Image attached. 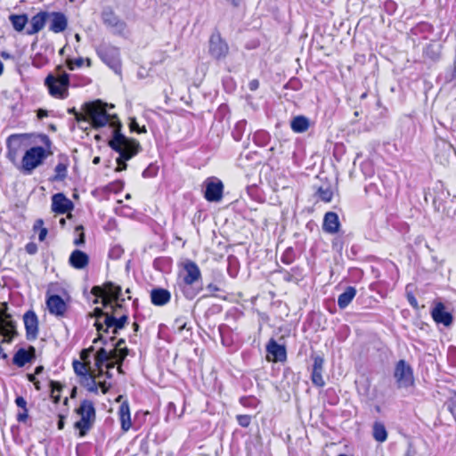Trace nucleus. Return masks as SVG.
<instances>
[{
  "label": "nucleus",
  "instance_id": "nucleus-1",
  "mask_svg": "<svg viewBox=\"0 0 456 456\" xmlns=\"http://www.w3.org/2000/svg\"><path fill=\"white\" fill-rule=\"evenodd\" d=\"M111 126H113L112 137L109 141L108 145L118 153V157L116 159L118 164L116 171L118 172L126 169V161L137 155L141 151L142 147L137 140L128 138L121 133L120 123L115 127V124L112 122Z\"/></svg>",
  "mask_w": 456,
  "mask_h": 456
},
{
  "label": "nucleus",
  "instance_id": "nucleus-2",
  "mask_svg": "<svg viewBox=\"0 0 456 456\" xmlns=\"http://www.w3.org/2000/svg\"><path fill=\"white\" fill-rule=\"evenodd\" d=\"M75 412L80 417V419L75 422L74 428L78 430L79 437H84L92 429L96 419L94 403L90 400H83Z\"/></svg>",
  "mask_w": 456,
  "mask_h": 456
},
{
  "label": "nucleus",
  "instance_id": "nucleus-3",
  "mask_svg": "<svg viewBox=\"0 0 456 456\" xmlns=\"http://www.w3.org/2000/svg\"><path fill=\"white\" fill-rule=\"evenodd\" d=\"M51 96L58 99H65L69 95V76L62 71L61 67H57L56 74H49L45 79Z\"/></svg>",
  "mask_w": 456,
  "mask_h": 456
},
{
  "label": "nucleus",
  "instance_id": "nucleus-4",
  "mask_svg": "<svg viewBox=\"0 0 456 456\" xmlns=\"http://www.w3.org/2000/svg\"><path fill=\"white\" fill-rule=\"evenodd\" d=\"M46 151L42 146H34L25 151L19 170L24 175H31L46 159Z\"/></svg>",
  "mask_w": 456,
  "mask_h": 456
},
{
  "label": "nucleus",
  "instance_id": "nucleus-5",
  "mask_svg": "<svg viewBox=\"0 0 456 456\" xmlns=\"http://www.w3.org/2000/svg\"><path fill=\"white\" fill-rule=\"evenodd\" d=\"M106 106L99 100L85 104L84 110L94 128L103 127L110 122L111 116L107 113Z\"/></svg>",
  "mask_w": 456,
  "mask_h": 456
},
{
  "label": "nucleus",
  "instance_id": "nucleus-6",
  "mask_svg": "<svg viewBox=\"0 0 456 456\" xmlns=\"http://www.w3.org/2000/svg\"><path fill=\"white\" fill-rule=\"evenodd\" d=\"M394 377L398 388H407L414 385L413 370L405 360H399L396 362Z\"/></svg>",
  "mask_w": 456,
  "mask_h": 456
},
{
  "label": "nucleus",
  "instance_id": "nucleus-7",
  "mask_svg": "<svg viewBox=\"0 0 456 456\" xmlns=\"http://www.w3.org/2000/svg\"><path fill=\"white\" fill-rule=\"evenodd\" d=\"M101 60L116 72L120 69L119 50L110 44L102 43L96 48Z\"/></svg>",
  "mask_w": 456,
  "mask_h": 456
},
{
  "label": "nucleus",
  "instance_id": "nucleus-8",
  "mask_svg": "<svg viewBox=\"0 0 456 456\" xmlns=\"http://www.w3.org/2000/svg\"><path fill=\"white\" fill-rule=\"evenodd\" d=\"M28 138L27 134H14L7 138V158L12 163L16 164L20 153L27 147L26 141Z\"/></svg>",
  "mask_w": 456,
  "mask_h": 456
},
{
  "label": "nucleus",
  "instance_id": "nucleus-9",
  "mask_svg": "<svg viewBox=\"0 0 456 456\" xmlns=\"http://www.w3.org/2000/svg\"><path fill=\"white\" fill-rule=\"evenodd\" d=\"M92 293L96 297H102L103 305L108 306V303L119 301L121 295V287L112 282H106L103 287L95 286L92 289Z\"/></svg>",
  "mask_w": 456,
  "mask_h": 456
},
{
  "label": "nucleus",
  "instance_id": "nucleus-10",
  "mask_svg": "<svg viewBox=\"0 0 456 456\" xmlns=\"http://www.w3.org/2000/svg\"><path fill=\"white\" fill-rule=\"evenodd\" d=\"M128 316L126 313H122L120 316H114L112 314H106L103 322H95L97 331L108 332L110 329H112V333L117 334L118 330L123 329L127 323Z\"/></svg>",
  "mask_w": 456,
  "mask_h": 456
},
{
  "label": "nucleus",
  "instance_id": "nucleus-11",
  "mask_svg": "<svg viewBox=\"0 0 456 456\" xmlns=\"http://www.w3.org/2000/svg\"><path fill=\"white\" fill-rule=\"evenodd\" d=\"M208 53L215 60H221L227 56L229 46L222 38L220 33H213L209 38Z\"/></svg>",
  "mask_w": 456,
  "mask_h": 456
},
{
  "label": "nucleus",
  "instance_id": "nucleus-12",
  "mask_svg": "<svg viewBox=\"0 0 456 456\" xmlns=\"http://www.w3.org/2000/svg\"><path fill=\"white\" fill-rule=\"evenodd\" d=\"M201 272L198 265L192 260L187 259L182 265L177 281L200 282Z\"/></svg>",
  "mask_w": 456,
  "mask_h": 456
},
{
  "label": "nucleus",
  "instance_id": "nucleus-13",
  "mask_svg": "<svg viewBox=\"0 0 456 456\" xmlns=\"http://www.w3.org/2000/svg\"><path fill=\"white\" fill-rule=\"evenodd\" d=\"M206 190L204 193L205 199L209 202H219L223 198L224 184L218 180L208 179L205 182Z\"/></svg>",
  "mask_w": 456,
  "mask_h": 456
},
{
  "label": "nucleus",
  "instance_id": "nucleus-14",
  "mask_svg": "<svg viewBox=\"0 0 456 456\" xmlns=\"http://www.w3.org/2000/svg\"><path fill=\"white\" fill-rule=\"evenodd\" d=\"M266 359L269 362H285L287 359L286 347L280 345L274 338H271L266 345Z\"/></svg>",
  "mask_w": 456,
  "mask_h": 456
},
{
  "label": "nucleus",
  "instance_id": "nucleus-15",
  "mask_svg": "<svg viewBox=\"0 0 456 456\" xmlns=\"http://www.w3.org/2000/svg\"><path fill=\"white\" fill-rule=\"evenodd\" d=\"M102 21L113 33L122 34L126 29V23L120 20L110 9L102 12Z\"/></svg>",
  "mask_w": 456,
  "mask_h": 456
},
{
  "label": "nucleus",
  "instance_id": "nucleus-16",
  "mask_svg": "<svg viewBox=\"0 0 456 456\" xmlns=\"http://www.w3.org/2000/svg\"><path fill=\"white\" fill-rule=\"evenodd\" d=\"M26 329V337L28 340H34L38 334V319L35 312L28 311L23 316Z\"/></svg>",
  "mask_w": 456,
  "mask_h": 456
},
{
  "label": "nucleus",
  "instance_id": "nucleus-17",
  "mask_svg": "<svg viewBox=\"0 0 456 456\" xmlns=\"http://www.w3.org/2000/svg\"><path fill=\"white\" fill-rule=\"evenodd\" d=\"M72 201L63 193H56L52 197V210L57 214H65L73 208Z\"/></svg>",
  "mask_w": 456,
  "mask_h": 456
},
{
  "label": "nucleus",
  "instance_id": "nucleus-18",
  "mask_svg": "<svg viewBox=\"0 0 456 456\" xmlns=\"http://www.w3.org/2000/svg\"><path fill=\"white\" fill-rule=\"evenodd\" d=\"M431 316L436 323L446 327L450 326L452 322V315L445 310L444 305L441 302L435 305L431 310Z\"/></svg>",
  "mask_w": 456,
  "mask_h": 456
},
{
  "label": "nucleus",
  "instance_id": "nucleus-19",
  "mask_svg": "<svg viewBox=\"0 0 456 456\" xmlns=\"http://www.w3.org/2000/svg\"><path fill=\"white\" fill-rule=\"evenodd\" d=\"M46 305L51 314L58 317L64 316L67 305L59 295H52L46 300Z\"/></svg>",
  "mask_w": 456,
  "mask_h": 456
},
{
  "label": "nucleus",
  "instance_id": "nucleus-20",
  "mask_svg": "<svg viewBox=\"0 0 456 456\" xmlns=\"http://www.w3.org/2000/svg\"><path fill=\"white\" fill-rule=\"evenodd\" d=\"M36 358V349L30 346L28 350L20 348L13 355L12 363L17 367H23Z\"/></svg>",
  "mask_w": 456,
  "mask_h": 456
},
{
  "label": "nucleus",
  "instance_id": "nucleus-21",
  "mask_svg": "<svg viewBox=\"0 0 456 456\" xmlns=\"http://www.w3.org/2000/svg\"><path fill=\"white\" fill-rule=\"evenodd\" d=\"M47 19L50 20L49 30L53 31V33H61L67 28L68 20L62 12H49Z\"/></svg>",
  "mask_w": 456,
  "mask_h": 456
},
{
  "label": "nucleus",
  "instance_id": "nucleus-22",
  "mask_svg": "<svg viewBox=\"0 0 456 456\" xmlns=\"http://www.w3.org/2000/svg\"><path fill=\"white\" fill-rule=\"evenodd\" d=\"M176 287L182 295L189 300L195 298L202 290L200 282L177 281Z\"/></svg>",
  "mask_w": 456,
  "mask_h": 456
},
{
  "label": "nucleus",
  "instance_id": "nucleus-23",
  "mask_svg": "<svg viewBox=\"0 0 456 456\" xmlns=\"http://www.w3.org/2000/svg\"><path fill=\"white\" fill-rule=\"evenodd\" d=\"M314 363L311 374V379L314 385L319 387H322L325 382L322 378V370L324 360L320 355L314 356Z\"/></svg>",
  "mask_w": 456,
  "mask_h": 456
},
{
  "label": "nucleus",
  "instance_id": "nucleus-24",
  "mask_svg": "<svg viewBox=\"0 0 456 456\" xmlns=\"http://www.w3.org/2000/svg\"><path fill=\"white\" fill-rule=\"evenodd\" d=\"M171 300V293L163 288H155L151 291V301L154 305L163 306Z\"/></svg>",
  "mask_w": 456,
  "mask_h": 456
},
{
  "label": "nucleus",
  "instance_id": "nucleus-25",
  "mask_svg": "<svg viewBox=\"0 0 456 456\" xmlns=\"http://www.w3.org/2000/svg\"><path fill=\"white\" fill-rule=\"evenodd\" d=\"M340 223L338 216L335 212H327L323 218L322 230L330 234L338 232Z\"/></svg>",
  "mask_w": 456,
  "mask_h": 456
},
{
  "label": "nucleus",
  "instance_id": "nucleus-26",
  "mask_svg": "<svg viewBox=\"0 0 456 456\" xmlns=\"http://www.w3.org/2000/svg\"><path fill=\"white\" fill-rule=\"evenodd\" d=\"M69 263L76 269H84L89 264V256L86 253L75 249L69 256Z\"/></svg>",
  "mask_w": 456,
  "mask_h": 456
},
{
  "label": "nucleus",
  "instance_id": "nucleus-27",
  "mask_svg": "<svg viewBox=\"0 0 456 456\" xmlns=\"http://www.w3.org/2000/svg\"><path fill=\"white\" fill-rule=\"evenodd\" d=\"M49 12H40L34 15L30 20V28H28V35H34L39 32L45 25Z\"/></svg>",
  "mask_w": 456,
  "mask_h": 456
},
{
  "label": "nucleus",
  "instance_id": "nucleus-28",
  "mask_svg": "<svg viewBox=\"0 0 456 456\" xmlns=\"http://www.w3.org/2000/svg\"><path fill=\"white\" fill-rule=\"evenodd\" d=\"M118 417L121 424V429L126 432L131 428L130 408L127 401H124L118 409Z\"/></svg>",
  "mask_w": 456,
  "mask_h": 456
},
{
  "label": "nucleus",
  "instance_id": "nucleus-29",
  "mask_svg": "<svg viewBox=\"0 0 456 456\" xmlns=\"http://www.w3.org/2000/svg\"><path fill=\"white\" fill-rule=\"evenodd\" d=\"M356 295L354 287L348 286L346 290L338 297V305L340 309H345L352 302Z\"/></svg>",
  "mask_w": 456,
  "mask_h": 456
},
{
  "label": "nucleus",
  "instance_id": "nucleus-30",
  "mask_svg": "<svg viewBox=\"0 0 456 456\" xmlns=\"http://www.w3.org/2000/svg\"><path fill=\"white\" fill-rule=\"evenodd\" d=\"M290 127L296 133H304L309 127V119L305 116H297L291 120Z\"/></svg>",
  "mask_w": 456,
  "mask_h": 456
},
{
  "label": "nucleus",
  "instance_id": "nucleus-31",
  "mask_svg": "<svg viewBox=\"0 0 456 456\" xmlns=\"http://www.w3.org/2000/svg\"><path fill=\"white\" fill-rule=\"evenodd\" d=\"M112 360V351L108 352L105 348H100L95 354V366L102 372V366L105 362Z\"/></svg>",
  "mask_w": 456,
  "mask_h": 456
},
{
  "label": "nucleus",
  "instance_id": "nucleus-32",
  "mask_svg": "<svg viewBox=\"0 0 456 456\" xmlns=\"http://www.w3.org/2000/svg\"><path fill=\"white\" fill-rule=\"evenodd\" d=\"M373 438L379 443H383L387 438V432L383 423L376 421L372 427Z\"/></svg>",
  "mask_w": 456,
  "mask_h": 456
},
{
  "label": "nucleus",
  "instance_id": "nucleus-33",
  "mask_svg": "<svg viewBox=\"0 0 456 456\" xmlns=\"http://www.w3.org/2000/svg\"><path fill=\"white\" fill-rule=\"evenodd\" d=\"M15 403L19 408L22 409V411L17 414V420L19 422H26L28 419V409H27V401L22 396H17L15 399Z\"/></svg>",
  "mask_w": 456,
  "mask_h": 456
},
{
  "label": "nucleus",
  "instance_id": "nucleus-34",
  "mask_svg": "<svg viewBox=\"0 0 456 456\" xmlns=\"http://www.w3.org/2000/svg\"><path fill=\"white\" fill-rule=\"evenodd\" d=\"M72 366L74 369V372L77 376L84 379V378L87 377L88 375H90L89 365L87 362H83L78 360H74L72 362Z\"/></svg>",
  "mask_w": 456,
  "mask_h": 456
},
{
  "label": "nucleus",
  "instance_id": "nucleus-35",
  "mask_svg": "<svg viewBox=\"0 0 456 456\" xmlns=\"http://www.w3.org/2000/svg\"><path fill=\"white\" fill-rule=\"evenodd\" d=\"M315 194L321 200L330 202L333 197V191L330 185L320 186Z\"/></svg>",
  "mask_w": 456,
  "mask_h": 456
},
{
  "label": "nucleus",
  "instance_id": "nucleus-36",
  "mask_svg": "<svg viewBox=\"0 0 456 456\" xmlns=\"http://www.w3.org/2000/svg\"><path fill=\"white\" fill-rule=\"evenodd\" d=\"M10 20L15 30L21 31L28 22V17L25 14H12L10 16Z\"/></svg>",
  "mask_w": 456,
  "mask_h": 456
},
{
  "label": "nucleus",
  "instance_id": "nucleus-37",
  "mask_svg": "<svg viewBox=\"0 0 456 456\" xmlns=\"http://www.w3.org/2000/svg\"><path fill=\"white\" fill-rule=\"evenodd\" d=\"M247 121L245 119L238 121L232 132V135L235 141H240L246 130Z\"/></svg>",
  "mask_w": 456,
  "mask_h": 456
},
{
  "label": "nucleus",
  "instance_id": "nucleus-38",
  "mask_svg": "<svg viewBox=\"0 0 456 456\" xmlns=\"http://www.w3.org/2000/svg\"><path fill=\"white\" fill-rule=\"evenodd\" d=\"M81 384L89 391L94 394H98V384L95 381L94 377L90 374L84 378Z\"/></svg>",
  "mask_w": 456,
  "mask_h": 456
},
{
  "label": "nucleus",
  "instance_id": "nucleus-39",
  "mask_svg": "<svg viewBox=\"0 0 456 456\" xmlns=\"http://www.w3.org/2000/svg\"><path fill=\"white\" fill-rule=\"evenodd\" d=\"M112 351V360L117 363H121L128 354L126 347L114 348Z\"/></svg>",
  "mask_w": 456,
  "mask_h": 456
},
{
  "label": "nucleus",
  "instance_id": "nucleus-40",
  "mask_svg": "<svg viewBox=\"0 0 456 456\" xmlns=\"http://www.w3.org/2000/svg\"><path fill=\"white\" fill-rule=\"evenodd\" d=\"M55 175L53 177V181H62L67 176V164L65 163H58L55 167Z\"/></svg>",
  "mask_w": 456,
  "mask_h": 456
},
{
  "label": "nucleus",
  "instance_id": "nucleus-41",
  "mask_svg": "<svg viewBox=\"0 0 456 456\" xmlns=\"http://www.w3.org/2000/svg\"><path fill=\"white\" fill-rule=\"evenodd\" d=\"M218 331L221 337L222 343L224 346H230L232 344V340L229 338V335L231 333V329L227 325H221L218 328Z\"/></svg>",
  "mask_w": 456,
  "mask_h": 456
},
{
  "label": "nucleus",
  "instance_id": "nucleus-42",
  "mask_svg": "<svg viewBox=\"0 0 456 456\" xmlns=\"http://www.w3.org/2000/svg\"><path fill=\"white\" fill-rule=\"evenodd\" d=\"M43 224H44V222L42 219H37L35 224H34V226H33V229L35 231L37 230H39V232H38V239L40 241H44L46 235H47V229L43 227Z\"/></svg>",
  "mask_w": 456,
  "mask_h": 456
},
{
  "label": "nucleus",
  "instance_id": "nucleus-43",
  "mask_svg": "<svg viewBox=\"0 0 456 456\" xmlns=\"http://www.w3.org/2000/svg\"><path fill=\"white\" fill-rule=\"evenodd\" d=\"M159 173V166L155 163H151L142 172L144 178H153Z\"/></svg>",
  "mask_w": 456,
  "mask_h": 456
},
{
  "label": "nucleus",
  "instance_id": "nucleus-44",
  "mask_svg": "<svg viewBox=\"0 0 456 456\" xmlns=\"http://www.w3.org/2000/svg\"><path fill=\"white\" fill-rule=\"evenodd\" d=\"M48 62V58L43 53H37L32 59V65L37 68H42Z\"/></svg>",
  "mask_w": 456,
  "mask_h": 456
},
{
  "label": "nucleus",
  "instance_id": "nucleus-45",
  "mask_svg": "<svg viewBox=\"0 0 456 456\" xmlns=\"http://www.w3.org/2000/svg\"><path fill=\"white\" fill-rule=\"evenodd\" d=\"M0 334H2L5 338L3 342L10 343L12 341V337H14L17 332L16 330H10L4 325H0Z\"/></svg>",
  "mask_w": 456,
  "mask_h": 456
},
{
  "label": "nucleus",
  "instance_id": "nucleus-46",
  "mask_svg": "<svg viewBox=\"0 0 456 456\" xmlns=\"http://www.w3.org/2000/svg\"><path fill=\"white\" fill-rule=\"evenodd\" d=\"M187 322L186 318L183 316L177 317L174 322V329L178 332H182L183 330L187 329Z\"/></svg>",
  "mask_w": 456,
  "mask_h": 456
},
{
  "label": "nucleus",
  "instance_id": "nucleus-47",
  "mask_svg": "<svg viewBox=\"0 0 456 456\" xmlns=\"http://www.w3.org/2000/svg\"><path fill=\"white\" fill-rule=\"evenodd\" d=\"M83 226L78 225L76 227V232H78L77 237L74 240L76 246H82L85 244V233L83 232Z\"/></svg>",
  "mask_w": 456,
  "mask_h": 456
},
{
  "label": "nucleus",
  "instance_id": "nucleus-48",
  "mask_svg": "<svg viewBox=\"0 0 456 456\" xmlns=\"http://www.w3.org/2000/svg\"><path fill=\"white\" fill-rule=\"evenodd\" d=\"M110 305V308L112 310V313L110 314L114 316H120L122 314L120 312L123 310L121 303L119 301L108 303V305Z\"/></svg>",
  "mask_w": 456,
  "mask_h": 456
},
{
  "label": "nucleus",
  "instance_id": "nucleus-49",
  "mask_svg": "<svg viewBox=\"0 0 456 456\" xmlns=\"http://www.w3.org/2000/svg\"><path fill=\"white\" fill-rule=\"evenodd\" d=\"M237 421L242 428H248L251 422V417L249 415H237Z\"/></svg>",
  "mask_w": 456,
  "mask_h": 456
},
{
  "label": "nucleus",
  "instance_id": "nucleus-50",
  "mask_svg": "<svg viewBox=\"0 0 456 456\" xmlns=\"http://www.w3.org/2000/svg\"><path fill=\"white\" fill-rule=\"evenodd\" d=\"M83 63H84V59L81 57L75 59V60H68L67 61V66H68L69 69H70V70H73L75 68L82 67Z\"/></svg>",
  "mask_w": 456,
  "mask_h": 456
},
{
  "label": "nucleus",
  "instance_id": "nucleus-51",
  "mask_svg": "<svg viewBox=\"0 0 456 456\" xmlns=\"http://www.w3.org/2000/svg\"><path fill=\"white\" fill-rule=\"evenodd\" d=\"M94 346H90L89 348L83 349L80 353V358L83 361V362H87L88 365L90 364L89 357L92 352H94Z\"/></svg>",
  "mask_w": 456,
  "mask_h": 456
},
{
  "label": "nucleus",
  "instance_id": "nucleus-52",
  "mask_svg": "<svg viewBox=\"0 0 456 456\" xmlns=\"http://www.w3.org/2000/svg\"><path fill=\"white\" fill-rule=\"evenodd\" d=\"M130 130L133 132H137L139 134L141 133H146L145 126L140 127L138 123L134 118L131 119V122L129 124Z\"/></svg>",
  "mask_w": 456,
  "mask_h": 456
},
{
  "label": "nucleus",
  "instance_id": "nucleus-53",
  "mask_svg": "<svg viewBox=\"0 0 456 456\" xmlns=\"http://www.w3.org/2000/svg\"><path fill=\"white\" fill-rule=\"evenodd\" d=\"M281 262L286 264V265H289L293 262V257H292V250L291 249H288L286 250L283 255L281 256Z\"/></svg>",
  "mask_w": 456,
  "mask_h": 456
},
{
  "label": "nucleus",
  "instance_id": "nucleus-54",
  "mask_svg": "<svg viewBox=\"0 0 456 456\" xmlns=\"http://www.w3.org/2000/svg\"><path fill=\"white\" fill-rule=\"evenodd\" d=\"M26 252L29 255H35L37 252V246L35 242H28L25 247Z\"/></svg>",
  "mask_w": 456,
  "mask_h": 456
},
{
  "label": "nucleus",
  "instance_id": "nucleus-55",
  "mask_svg": "<svg viewBox=\"0 0 456 456\" xmlns=\"http://www.w3.org/2000/svg\"><path fill=\"white\" fill-rule=\"evenodd\" d=\"M123 252L122 248L118 246L114 247L110 251V257L111 258H118Z\"/></svg>",
  "mask_w": 456,
  "mask_h": 456
},
{
  "label": "nucleus",
  "instance_id": "nucleus-56",
  "mask_svg": "<svg viewBox=\"0 0 456 456\" xmlns=\"http://www.w3.org/2000/svg\"><path fill=\"white\" fill-rule=\"evenodd\" d=\"M50 387H51V394H55L56 392L60 393L61 390V387H62L61 383H59L57 381H53V380H52L50 382Z\"/></svg>",
  "mask_w": 456,
  "mask_h": 456
},
{
  "label": "nucleus",
  "instance_id": "nucleus-57",
  "mask_svg": "<svg viewBox=\"0 0 456 456\" xmlns=\"http://www.w3.org/2000/svg\"><path fill=\"white\" fill-rule=\"evenodd\" d=\"M94 316H95V317H96V319H97L96 322H100V321H99V319H100V318L103 317V318L105 319V315H106V314H110V313H105V312H103L101 308H98V307H96V308L94 309Z\"/></svg>",
  "mask_w": 456,
  "mask_h": 456
},
{
  "label": "nucleus",
  "instance_id": "nucleus-58",
  "mask_svg": "<svg viewBox=\"0 0 456 456\" xmlns=\"http://www.w3.org/2000/svg\"><path fill=\"white\" fill-rule=\"evenodd\" d=\"M248 86L250 91H256L259 87V81L257 79H252L249 81Z\"/></svg>",
  "mask_w": 456,
  "mask_h": 456
},
{
  "label": "nucleus",
  "instance_id": "nucleus-59",
  "mask_svg": "<svg viewBox=\"0 0 456 456\" xmlns=\"http://www.w3.org/2000/svg\"><path fill=\"white\" fill-rule=\"evenodd\" d=\"M74 116H75V119L77 122H82V121L89 122L88 118H87L86 113H85V115H83V114L79 113V112H77L76 114H74Z\"/></svg>",
  "mask_w": 456,
  "mask_h": 456
},
{
  "label": "nucleus",
  "instance_id": "nucleus-60",
  "mask_svg": "<svg viewBox=\"0 0 456 456\" xmlns=\"http://www.w3.org/2000/svg\"><path fill=\"white\" fill-rule=\"evenodd\" d=\"M0 325H4V327H6L12 330H15V324L12 321L6 322V321L0 320Z\"/></svg>",
  "mask_w": 456,
  "mask_h": 456
},
{
  "label": "nucleus",
  "instance_id": "nucleus-61",
  "mask_svg": "<svg viewBox=\"0 0 456 456\" xmlns=\"http://www.w3.org/2000/svg\"><path fill=\"white\" fill-rule=\"evenodd\" d=\"M207 289L210 292H216V291H220L221 289L216 285V284H213V283H209L208 286H207Z\"/></svg>",
  "mask_w": 456,
  "mask_h": 456
},
{
  "label": "nucleus",
  "instance_id": "nucleus-62",
  "mask_svg": "<svg viewBox=\"0 0 456 456\" xmlns=\"http://www.w3.org/2000/svg\"><path fill=\"white\" fill-rule=\"evenodd\" d=\"M59 421L57 423L58 429H62L64 428V417L62 415L59 416Z\"/></svg>",
  "mask_w": 456,
  "mask_h": 456
},
{
  "label": "nucleus",
  "instance_id": "nucleus-63",
  "mask_svg": "<svg viewBox=\"0 0 456 456\" xmlns=\"http://www.w3.org/2000/svg\"><path fill=\"white\" fill-rule=\"evenodd\" d=\"M98 387H101L102 392L103 394H106V393L108 392V390H109V387H107V386H106V384H105L104 382H102H102H101V383H99V384H98Z\"/></svg>",
  "mask_w": 456,
  "mask_h": 456
},
{
  "label": "nucleus",
  "instance_id": "nucleus-64",
  "mask_svg": "<svg viewBox=\"0 0 456 456\" xmlns=\"http://www.w3.org/2000/svg\"><path fill=\"white\" fill-rule=\"evenodd\" d=\"M451 80L456 83V64L452 69Z\"/></svg>",
  "mask_w": 456,
  "mask_h": 456
}]
</instances>
